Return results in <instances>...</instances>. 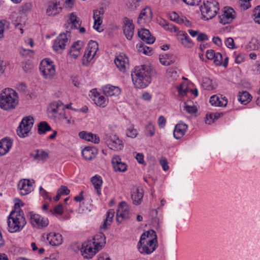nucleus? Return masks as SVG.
<instances>
[{"label":"nucleus","instance_id":"obj_1","mask_svg":"<svg viewBox=\"0 0 260 260\" xmlns=\"http://www.w3.org/2000/svg\"><path fill=\"white\" fill-rule=\"evenodd\" d=\"M105 239L103 235L100 234L83 243L81 248L83 256L87 259L91 258L105 244Z\"/></svg>","mask_w":260,"mask_h":260},{"label":"nucleus","instance_id":"obj_2","mask_svg":"<svg viewBox=\"0 0 260 260\" xmlns=\"http://www.w3.org/2000/svg\"><path fill=\"white\" fill-rule=\"evenodd\" d=\"M131 76L135 86L138 88H145L151 82V70L146 66L136 67Z\"/></svg>","mask_w":260,"mask_h":260},{"label":"nucleus","instance_id":"obj_3","mask_svg":"<svg viewBox=\"0 0 260 260\" xmlns=\"http://www.w3.org/2000/svg\"><path fill=\"white\" fill-rule=\"evenodd\" d=\"M157 243V236L155 231L149 230L141 235L137 247L141 253L149 254L155 250Z\"/></svg>","mask_w":260,"mask_h":260},{"label":"nucleus","instance_id":"obj_4","mask_svg":"<svg viewBox=\"0 0 260 260\" xmlns=\"http://www.w3.org/2000/svg\"><path fill=\"white\" fill-rule=\"evenodd\" d=\"M17 93L12 88H5L0 94V108L9 111L14 109L18 104Z\"/></svg>","mask_w":260,"mask_h":260},{"label":"nucleus","instance_id":"obj_5","mask_svg":"<svg viewBox=\"0 0 260 260\" xmlns=\"http://www.w3.org/2000/svg\"><path fill=\"white\" fill-rule=\"evenodd\" d=\"M26 223L24 213L22 210L12 211L8 217L9 232H19L24 228Z\"/></svg>","mask_w":260,"mask_h":260},{"label":"nucleus","instance_id":"obj_6","mask_svg":"<svg viewBox=\"0 0 260 260\" xmlns=\"http://www.w3.org/2000/svg\"><path fill=\"white\" fill-rule=\"evenodd\" d=\"M203 18L208 20L213 18L219 10L218 3L215 0H208L200 8Z\"/></svg>","mask_w":260,"mask_h":260},{"label":"nucleus","instance_id":"obj_7","mask_svg":"<svg viewBox=\"0 0 260 260\" xmlns=\"http://www.w3.org/2000/svg\"><path fill=\"white\" fill-rule=\"evenodd\" d=\"M40 71L43 77L47 80L52 79L56 73L54 62L49 58H45L42 60Z\"/></svg>","mask_w":260,"mask_h":260},{"label":"nucleus","instance_id":"obj_8","mask_svg":"<svg viewBox=\"0 0 260 260\" xmlns=\"http://www.w3.org/2000/svg\"><path fill=\"white\" fill-rule=\"evenodd\" d=\"M98 50V43L95 41L90 40L85 50L82 58V64L84 66H87L96 56Z\"/></svg>","mask_w":260,"mask_h":260},{"label":"nucleus","instance_id":"obj_9","mask_svg":"<svg viewBox=\"0 0 260 260\" xmlns=\"http://www.w3.org/2000/svg\"><path fill=\"white\" fill-rule=\"evenodd\" d=\"M34 120L30 116L23 118L17 129V134L21 138L27 136L34 125Z\"/></svg>","mask_w":260,"mask_h":260},{"label":"nucleus","instance_id":"obj_10","mask_svg":"<svg viewBox=\"0 0 260 260\" xmlns=\"http://www.w3.org/2000/svg\"><path fill=\"white\" fill-rule=\"evenodd\" d=\"M104 139L107 146L113 150H121L124 147L122 141L116 135H106Z\"/></svg>","mask_w":260,"mask_h":260},{"label":"nucleus","instance_id":"obj_11","mask_svg":"<svg viewBox=\"0 0 260 260\" xmlns=\"http://www.w3.org/2000/svg\"><path fill=\"white\" fill-rule=\"evenodd\" d=\"M32 226L37 229H42L49 224V220L47 217H42L32 211L29 212L27 214Z\"/></svg>","mask_w":260,"mask_h":260},{"label":"nucleus","instance_id":"obj_12","mask_svg":"<svg viewBox=\"0 0 260 260\" xmlns=\"http://www.w3.org/2000/svg\"><path fill=\"white\" fill-rule=\"evenodd\" d=\"M62 0H51L47 4L46 14L49 17H54L59 14L62 10Z\"/></svg>","mask_w":260,"mask_h":260},{"label":"nucleus","instance_id":"obj_13","mask_svg":"<svg viewBox=\"0 0 260 260\" xmlns=\"http://www.w3.org/2000/svg\"><path fill=\"white\" fill-rule=\"evenodd\" d=\"M69 36L70 32L67 31L66 33L60 34L55 40L53 48L56 53L60 54L62 52L68 41Z\"/></svg>","mask_w":260,"mask_h":260},{"label":"nucleus","instance_id":"obj_14","mask_svg":"<svg viewBox=\"0 0 260 260\" xmlns=\"http://www.w3.org/2000/svg\"><path fill=\"white\" fill-rule=\"evenodd\" d=\"M152 12L149 7H146L141 11L138 19L137 23L141 27L147 25L152 20Z\"/></svg>","mask_w":260,"mask_h":260},{"label":"nucleus","instance_id":"obj_15","mask_svg":"<svg viewBox=\"0 0 260 260\" xmlns=\"http://www.w3.org/2000/svg\"><path fill=\"white\" fill-rule=\"evenodd\" d=\"M236 17V12L232 8L225 7L222 13L218 16L219 22L222 24L231 23Z\"/></svg>","mask_w":260,"mask_h":260},{"label":"nucleus","instance_id":"obj_16","mask_svg":"<svg viewBox=\"0 0 260 260\" xmlns=\"http://www.w3.org/2000/svg\"><path fill=\"white\" fill-rule=\"evenodd\" d=\"M129 209L128 205L125 202H121L117 210L116 220L121 223L123 220L129 218Z\"/></svg>","mask_w":260,"mask_h":260},{"label":"nucleus","instance_id":"obj_17","mask_svg":"<svg viewBox=\"0 0 260 260\" xmlns=\"http://www.w3.org/2000/svg\"><path fill=\"white\" fill-rule=\"evenodd\" d=\"M34 180L23 179L20 180L18 184V187L20 194L25 196L29 193L32 190V184Z\"/></svg>","mask_w":260,"mask_h":260},{"label":"nucleus","instance_id":"obj_18","mask_svg":"<svg viewBox=\"0 0 260 260\" xmlns=\"http://www.w3.org/2000/svg\"><path fill=\"white\" fill-rule=\"evenodd\" d=\"M60 109L64 110L63 105L60 101L51 103L47 109L49 117L53 119L59 112Z\"/></svg>","mask_w":260,"mask_h":260},{"label":"nucleus","instance_id":"obj_19","mask_svg":"<svg viewBox=\"0 0 260 260\" xmlns=\"http://www.w3.org/2000/svg\"><path fill=\"white\" fill-rule=\"evenodd\" d=\"M113 170L116 172H125L127 169L126 163L122 162L120 157L118 155L114 156L111 160Z\"/></svg>","mask_w":260,"mask_h":260},{"label":"nucleus","instance_id":"obj_20","mask_svg":"<svg viewBox=\"0 0 260 260\" xmlns=\"http://www.w3.org/2000/svg\"><path fill=\"white\" fill-rule=\"evenodd\" d=\"M84 43L81 41L75 42L71 46L69 52L70 56L74 59H76L81 54V51L83 49Z\"/></svg>","mask_w":260,"mask_h":260},{"label":"nucleus","instance_id":"obj_21","mask_svg":"<svg viewBox=\"0 0 260 260\" xmlns=\"http://www.w3.org/2000/svg\"><path fill=\"white\" fill-rule=\"evenodd\" d=\"M123 32L128 40H131L134 31V25L132 20L125 17L123 19Z\"/></svg>","mask_w":260,"mask_h":260},{"label":"nucleus","instance_id":"obj_22","mask_svg":"<svg viewBox=\"0 0 260 260\" xmlns=\"http://www.w3.org/2000/svg\"><path fill=\"white\" fill-rule=\"evenodd\" d=\"M114 62L117 68L121 72H125L128 66V60L124 54H120L117 56Z\"/></svg>","mask_w":260,"mask_h":260},{"label":"nucleus","instance_id":"obj_23","mask_svg":"<svg viewBox=\"0 0 260 260\" xmlns=\"http://www.w3.org/2000/svg\"><path fill=\"white\" fill-rule=\"evenodd\" d=\"M47 240L50 245L57 246L61 245L63 241L62 235L58 233L51 232L47 235Z\"/></svg>","mask_w":260,"mask_h":260},{"label":"nucleus","instance_id":"obj_24","mask_svg":"<svg viewBox=\"0 0 260 260\" xmlns=\"http://www.w3.org/2000/svg\"><path fill=\"white\" fill-rule=\"evenodd\" d=\"M104 14L103 9L95 10L93 12V18L94 19L93 28L99 32L103 31V29L101 25L103 22L102 17Z\"/></svg>","mask_w":260,"mask_h":260},{"label":"nucleus","instance_id":"obj_25","mask_svg":"<svg viewBox=\"0 0 260 260\" xmlns=\"http://www.w3.org/2000/svg\"><path fill=\"white\" fill-rule=\"evenodd\" d=\"M177 39L185 48H191L194 46L193 42L185 32L179 31L177 34Z\"/></svg>","mask_w":260,"mask_h":260},{"label":"nucleus","instance_id":"obj_26","mask_svg":"<svg viewBox=\"0 0 260 260\" xmlns=\"http://www.w3.org/2000/svg\"><path fill=\"white\" fill-rule=\"evenodd\" d=\"M188 125L183 122L180 121L174 128L173 135L176 139H180L185 134Z\"/></svg>","mask_w":260,"mask_h":260},{"label":"nucleus","instance_id":"obj_27","mask_svg":"<svg viewBox=\"0 0 260 260\" xmlns=\"http://www.w3.org/2000/svg\"><path fill=\"white\" fill-rule=\"evenodd\" d=\"M13 145V141L8 138H4L0 140V156L8 153Z\"/></svg>","mask_w":260,"mask_h":260},{"label":"nucleus","instance_id":"obj_28","mask_svg":"<svg viewBox=\"0 0 260 260\" xmlns=\"http://www.w3.org/2000/svg\"><path fill=\"white\" fill-rule=\"evenodd\" d=\"M104 94L106 96H118L121 93V89L118 86H113L110 84L106 85L103 87Z\"/></svg>","mask_w":260,"mask_h":260},{"label":"nucleus","instance_id":"obj_29","mask_svg":"<svg viewBox=\"0 0 260 260\" xmlns=\"http://www.w3.org/2000/svg\"><path fill=\"white\" fill-rule=\"evenodd\" d=\"M138 36L147 44H152L155 40V38L151 35L149 30L145 28H142L138 31Z\"/></svg>","mask_w":260,"mask_h":260},{"label":"nucleus","instance_id":"obj_30","mask_svg":"<svg viewBox=\"0 0 260 260\" xmlns=\"http://www.w3.org/2000/svg\"><path fill=\"white\" fill-rule=\"evenodd\" d=\"M209 102L212 106L215 107H225L227 105L228 99L225 96L213 95L210 97Z\"/></svg>","mask_w":260,"mask_h":260},{"label":"nucleus","instance_id":"obj_31","mask_svg":"<svg viewBox=\"0 0 260 260\" xmlns=\"http://www.w3.org/2000/svg\"><path fill=\"white\" fill-rule=\"evenodd\" d=\"M80 138L87 141L92 142L95 144L100 143V139L97 135L93 134L91 133H88L85 131H82L79 133Z\"/></svg>","mask_w":260,"mask_h":260},{"label":"nucleus","instance_id":"obj_32","mask_svg":"<svg viewBox=\"0 0 260 260\" xmlns=\"http://www.w3.org/2000/svg\"><path fill=\"white\" fill-rule=\"evenodd\" d=\"M91 182L94 190L96 191V193L99 196H101L102 186L103 184L102 177L100 175H95L91 178Z\"/></svg>","mask_w":260,"mask_h":260},{"label":"nucleus","instance_id":"obj_33","mask_svg":"<svg viewBox=\"0 0 260 260\" xmlns=\"http://www.w3.org/2000/svg\"><path fill=\"white\" fill-rule=\"evenodd\" d=\"M35 160L43 161L48 158V154L43 149H36L30 153Z\"/></svg>","mask_w":260,"mask_h":260},{"label":"nucleus","instance_id":"obj_34","mask_svg":"<svg viewBox=\"0 0 260 260\" xmlns=\"http://www.w3.org/2000/svg\"><path fill=\"white\" fill-rule=\"evenodd\" d=\"M82 154L85 159L90 160L95 157L96 150L93 147H86L82 151Z\"/></svg>","mask_w":260,"mask_h":260},{"label":"nucleus","instance_id":"obj_35","mask_svg":"<svg viewBox=\"0 0 260 260\" xmlns=\"http://www.w3.org/2000/svg\"><path fill=\"white\" fill-rule=\"evenodd\" d=\"M94 103L98 106L105 107L108 103V99L104 95L96 93L93 98Z\"/></svg>","mask_w":260,"mask_h":260},{"label":"nucleus","instance_id":"obj_36","mask_svg":"<svg viewBox=\"0 0 260 260\" xmlns=\"http://www.w3.org/2000/svg\"><path fill=\"white\" fill-rule=\"evenodd\" d=\"M252 96L250 94L246 91H243L239 92L238 101L242 104L246 105L251 100Z\"/></svg>","mask_w":260,"mask_h":260},{"label":"nucleus","instance_id":"obj_37","mask_svg":"<svg viewBox=\"0 0 260 260\" xmlns=\"http://www.w3.org/2000/svg\"><path fill=\"white\" fill-rule=\"evenodd\" d=\"M143 197V192L142 190L136 189L132 194V199L135 205L140 204Z\"/></svg>","mask_w":260,"mask_h":260},{"label":"nucleus","instance_id":"obj_38","mask_svg":"<svg viewBox=\"0 0 260 260\" xmlns=\"http://www.w3.org/2000/svg\"><path fill=\"white\" fill-rule=\"evenodd\" d=\"M69 21L72 28L74 29H78L81 23L80 19L74 13L70 14Z\"/></svg>","mask_w":260,"mask_h":260},{"label":"nucleus","instance_id":"obj_39","mask_svg":"<svg viewBox=\"0 0 260 260\" xmlns=\"http://www.w3.org/2000/svg\"><path fill=\"white\" fill-rule=\"evenodd\" d=\"M155 127L152 121H149L145 126L144 134L148 137H153L155 135Z\"/></svg>","mask_w":260,"mask_h":260},{"label":"nucleus","instance_id":"obj_40","mask_svg":"<svg viewBox=\"0 0 260 260\" xmlns=\"http://www.w3.org/2000/svg\"><path fill=\"white\" fill-rule=\"evenodd\" d=\"M246 49L248 51L260 50V42L256 38H252L247 45Z\"/></svg>","mask_w":260,"mask_h":260},{"label":"nucleus","instance_id":"obj_41","mask_svg":"<svg viewBox=\"0 0 260 260\" xmlns=\"http://www.w3.org/2000/svg\"><path fill=\"white\" fill-rule=\"evenodd\" d=\"M115 212L113 209H110L106 214V218L102 225V228L106 229L108 226L110 225L113 221Z\"/></svg>","mask_w":260,"mask_h":260},{"label":"nucleus","instance_id":"obj_42","mask_svg":"<svg viewBox=\"0 0 260 260\" xmlns=\"http://www.w3.org/2000/svg\"><path fill=\"white\" fill-rule=\"evenodd\" d=\"M136 47L139 52L144 54L150 55L152 54L151 49L150 47L144 45L142 42L137 44Z\"/></svg>","mask_w":260,"mask_h":260},{"label":"nucleus","instance_id":"obj_43","mask_svg":"<svg viewBox=\"0 0 260 260\" xmlns=\"http://www.w3.org/2000/svg\"><path fill=\"white\" fill-rule=\"evenodd\" d=\"M51 129V127L45 121L41 122L38 125V133L39 134H45L46 132Z\"/></svg>","mask_w":260,"mask_h":260},{"label":"nucleus","instance_id":"obj_44","mask_svg":"<svg viewBox=\"0 0 260 260\" xmlns=\"http://www.w3.org/2000/svg\"><path fill=\"white\" fill-rule=\"evenodd\" d=\"M184 110L189 114H194L197 112V109L191 102H188L184 103Z\"/></svg>","mask_w":260,"mask_h":260},{"label":"nucleus","instance_id":"obj_45","mask_svg":"<svg viewBox=\"0 0 260 260\" xmlns=\"http://www.w3.org/2000/svg\"><path fill=\"white\" fill-rule=\"evenodd\" d=\"M170 19L178 24H182L184 22V17H180L178 14L175 12H172L169 14Z\"/></svg>","mask_w":260,"mask_h":260},{"label":"nucleus","instance_id":"obj_46","mask_svg":"<svg viewBox=\"0 0 260 260\" xmlns=\"http://www.w3.org/2000/svg\"><path fill=\"white\" fill-rule=\"evenodd\" d=\"M9 22L5 19L0 20V39L4 38V31L9 28Z\"/></svg>","mask_w":260,"mask_h":260},{"label":"nucleus","instance_id":"obj_47","mask_svg":"<svg viewBox=\"0 0 260 260\" xmlns=\"http://www.w3.org/2000/svg\"><path fill=\"white\" fill-rule=\"evenodd\" d=\"M220 116L219 113H210L207 114L206 119V123L210 124L214 122L215 119L218 118Z\"/></svg>","mask_w":260,"mask_h":260},{"label":"nucleus","instance_id":"obj_48","mask_svg":"<svg viewBox=\"0 0 260 260\" xmlns=\"http://www.w3.org/2000/svg\"><path fill=\"white\" fill-rule=\"evenodd\" d=\"M63 213V209L62 204H59L56 206L52 211H50V214L53 215H60Z\"/></svg>","mask_w":260,"mask_h":260},{"label":"nucleus","instance_id":"obj_49","mask_svg":"<svg viewBox=\"0 0 260 260\" xmlns=\"http://www.w3.org/2000/svg\"><path fill=\"white\" fill-rule=\"evenodd\" d=\"M159 59L160 63L164 66H169L172 62V60L169 58L168 55L167 54L160 55Z\"/></svg>","mask_w":260,"mask_h":260},{"label":"nucleus","instance_id":"obj_50","mask_svg":"<svg viewBox=\"0 0 260 260\" xmlns=\"http://www.w3.org/2000/svg\"><path fill=\"white\" fill-rule=\"evenodd\" d=\"M32 8V4L31 3H26L23 5L19 11L22 14H26L30 12Z\"/></svg>","mask_w":260,"mask_h":260},{"label":"nucleus","instance_id":"obj_51","mask_svg":"<svg viewBox=\"0 0 260 260\" xmlns=\"http://www.w3.org/2000/svg\"><path fill=\"white\" fill-rule=\"evenodd\" d=\"M138 131L133 126H130L127 129L126 136L128 137L134 138L138 135Z\"/></svg>","mask_w":260,"mask_h":260},{"label":"nucleus","instance_id":"obj_52","mask_svg":"<svg viewBox=\"0 0 260 260\" xmlns=\"http://www.w3.org/2000/svg\"><path fill=\"white\" fill-rule=\"evenodd\" d=\"M203 86L207 90H212L213 86L212 85V81L208 78H205L203 80Z\"/></svg>","mask_w":260,"mask_h":260},{"label":"nucleus","instance_id":"obj_53","mask_svg":"<svg viewBox=\"0 0 260 260\" xmlns=\"http://www.w3.org/2000/svg\"><path fill=\"white\" fill-rule=\"evenodd\" d=\"M254 20L258 24H260V6H257L253 11Z\"/></svg>","mask_w":260,"mask_h":260},{"label":"nucleus","instance_id":"obj_54","mask_svg":"<svg viewBox=\"0 0 260 260\" xmlns=\"http://www.w3.org/2000/svg\"><path fill=\"white\" fill-rule=\"evenodd\" d=\"M251 0H239V5L242 10H247L250 7V2Z\"/></svg>","mask_w":260,"mask_h":260},{"label":"nucleus","instance_id":"obj_55","mask_svg":"<svg viewBox=\"0 0 260 260\" xmlns=\"http://www.w3.org/2000/svg\"><path fill=\"white\" fill-rule=\"evenodd\" d=\"M40 194L45 199L49 200L50 201H52V198L50 195L49 193L46 191L42 187L39 188Z\"/></svg>","mask_w":260,"mask_h":260},{"label":"nucleus","instance_id":"obj_56","mask_svg":"<svg viewBox=\"0 0 260 260\" xmlns=\"http://www.w3.org/2000/svg\"><path fill=\"white\" fill-rule=\"evenodd\" d=\"M68 114L64 111L59 112L58 114L54 117L53 120L58 121H64V119H67V115Z\"/></svg>","mask_w":260,"mask_h":260},{"label":"nucleus","instance_id":"obj_57","mask_svg":"<svg viewBox=\"0 0 260 260\" xmlns=\"http://www.w3.org/2000/svg\"><path fill=\"white\" fill-rule=\"evenodd\" d=\"M68 114L64 111L59 112L58 114L54 117L53 120L58 121H64V119H67V115Z\"/></svg>","mask_w":260,"mask_h":260},{"label":"nucleus","instance_id":"obj_58","mask_svg":"<svg viewBox=\"0 0 260 260\" xmlns=\"http://www.w3.org/2000/svg\"><path fill=\"white\" fill-rule=\"evenodd\" d=\"M68 114L64 111L59 112L58 114L54 117L53 120L58 121H64V119H67V115Z\"/></svg>","mask_w":260,"mask_h":260},{"label":"nucleus","instance_id":"obj_59","mask_svg":"<svg viewBox=\"0 0 260 260\" xmlns=\"http://www.w3.org/2000/svg\"><path fill=\"white\" fill-rule=\"evenodd\" d=\"M224 43L225 46L230 49H233L236 48L234 41L232 38H227L225 40Z\"/></svg>","mask_w":260,"mask_h":260},{"label":"nucleus","instance_id":"obj_60","mask_svg":"<svg viewBox=\"0 0 260 260\" xmlns=\"http://www.w3.org/2000/svg\"><path fill=\"white\" fill-rule=\"evenodd\" d=\"M213 60L214 62L216 65H221L222 60V55L219 52L216 53Z\"/></svg>","mask_w":260,"mask_h":260},{"label":"nucleus","instance_id":"obj_61","mask_svg":"<svg viewBox=\"0 0 260 260\" xmlns=\"http://www.w3.org/2000/svg\"><path fill=\"white\" fill-rule=\"evenodd\" d=\"M59 194L62 195H68L70 193V190L65 186H61L57 190Z\"/></svg>","mask_w":260,"mask_h":260},{"label":"nucleus","instance_id":"obj_62","mask_svg":"<svg viewBox=\"0 0 260 260\" xmlns=\"http://www.w3.org/2000/svg\"><path fill=\"white\" fill-rule=\"evenodd\" d=\"M159 162L164 171H166L169 169L167 160L165 157H161L160 159Z\"/></svg>","mask_w":260,"mask_h":260},{"label":"nucleus","instance_id":"obj_63","mask_svg":"<svg viewBox=\"0 0 260 260\" xmlns=\"http://www.w3.org/2000/svg\"><path fill=\"white\" fill-rule=\"evenodd\" d=\"M215 51L212 49L207 50L206 53V56L208 59L212 60L215 57Z\"/></svg>","mask_w":260,"mask_h":260},{"label":"nucleus","instance_id":"obj_64","mask_svg":"<svg viewBox=\"0 0 260 260\" xmlns=\"http://www.w3.org/2000/svg\"><path fill=\"white\" fill-rule=\"evenodd\" d=\"M165 30L169 31L170 32H176L178 29L173 24L168 23L165 27Z\"/></svg>","mask_w":260,"mask_h":260}]
</instances>
